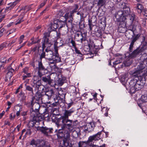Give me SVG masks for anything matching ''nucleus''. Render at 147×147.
I'll return each mask as SVG.
<instances>
[{
  "mask_svg": "<svg viewBox=\"0 0 147 147\" xmlns=\"http://www.w3.org/2000/svg\"><path fill=\"white\" fill-rule=\"evenodd\" d=\"M52 98H53V100L55 101L54 102H55L56 104H59V103H60V101H61V102H62L61 99L60 97L57 96L56 94L55 97Z\"/></svg>",
  "mask_w": 147,
  "mask_h": 147,
  "instance_id": "58836bf2",
  "label": "nucleus"
},
{
  "mask_svg": "<svg viewBox=\"0 0 147 147\" xmlns=\"http://www.w3.org/2000/svg\"><path fill=\"white\" fill-rule=\"evenodd\" d=\"M73 10L76 13L77 11V10L79 7V6L77 4H75L72 7Z\"/></svg>",
  "mask_w": 147,
  "mask_h": 147,
  "instance_id": "3c124183",
  "label": "nucleus"
},
{
  "mask_svg": "<svg viewBox=\"0 0 147 147\" xmlns=\"http://www.w3.org/2000/svg\"><path fill=\"white\" fill-rule=\"evenodd\" d=\"M17 4V1H15L13 3H11L9 4L8 5H9V6L7 7L5 9V10H6L7 9H11V8H13L14 6H15Z\"/></svg>",
  "mask_w": 147,
  "mask_h": 147,
  "instance_id": "a19ab883",
  "label": "nucleus"
},
{
  "mask_svg": "<svg viewBox=\"0 0 147 147\" xmlns=\"http://www.w3.org/2000/svg\"><path fill=\"white\" fill-rule=\"evenodd\" d=\"M131 62L129 61H128L125 62L124 64L125 66L128 67L130 66L131 64Z\"/></svg>",
  "mask_w": 147,
  "mask_h": 147,
  "instance_id": "13d9d810",
  "label": "nucleus"
},
{
  "mask_svg": "<svg viewBox=\"0 0 147 147\" xmlns=\"http://www.w3.org/2000/svg\"><path fill=\"white\" fill-rule=\"evenodd\" d=\"M22 108L20 105H17L14 106L13 111L14 113H16V115L19 117L20 115V112L22 111Z\"/></svg>",
  "mask_w": 147,
  "mask_h": 147,
  "instance_id": "f3484780",
  "label": "nucleus"
},
{
  "mask_svg": "<svg viewBox=\"0 0 147 147\" xmlns=\"http://www.w3.org/2000/svg\"><path fill=\"white\" fill-rule=\"evenodd\" d=\"M74 111V109L73 108L69 110H63L62 111L63 115L57 119H69V117L70 116Z\"/></svg>",
  "mask_w": 147,
  "mask_h": 147,
  "instance_id": "1a4fd4ad",
  "label": "nucleus"
},
{
  "mask_svg": "<svg viewBox=\"0 0 147 147\" xmlns=\"http://www.w3.org/2000/svg\"><path fill=\"white\" fill-rule=\"evenodd\" d=\"M147 102V94H145L142 95L141 98L139 100L137 104L138 106L142 109L143 112L144 111L142 109V107L143 105V103Z\"/></svg>",
  "mask_w": 147,
  "mask_h": 147,
  "instance_id": "dca6fc26",
  "label": "nucleus"
},
{
  "mask_svg": "<svg viewBox=\"0 0 147 147\" xmlns=\"http://www.w3.org/2000/svg\"><path fill=\"white\" fill-rule=\"evenodd\" d=\"M45 58V52L42 53L39 58L38 61V75L39 77H41L42 76L47 74L49 71L43 65L42 62V59Z\"/></svg>",
  "mask_w": 147,
  "mask_h": 147,
  "instance_id": "423d86ee",
  "label": "nucleus"
},
{
  "mask_svg": "<svg viewBox=\"0 0 147 147\" xmlns=\"http://www.w3.org/2000/svg\"><path fill=\"white\" fill-rule=\"evenodd\" d=\"M38 130L46 136H48L49 134L52 133L53 131V128H48L46 127L43 126L39 127Z\"/></svg>",
  "mask_w": 147,
  "mask_h": 147,
  "instance_id": "f8f14e48",
  "label": "nucleus"
},
{
  "mask_svg": "<svg viewBox=\"0 0 147 147\" xmlns=\"http://www.w3.org/2000/svg\"><path fill=\"white\" fill-rule=\"evenodd\" d=\"M65 17L66 20H67L69 18L71 19V16H70L69 13H66L65 15ZM72 18H71V19Z\"/></svg>",
  "mask_w": 147,
  "mask_h": 147,
  "instance_id": "e2e57ef3",
  "label": "nucleus"
},
{
  "mask_svg": "<svg viewBox=\"0 0 147 147\" xmlns=\"http://www.w3.org/2000/svg\"><path fill=\"white\" fill-rule=\"evenodd\" d=\"M27 145H31V146H33V145L37 146V145L36 141L34 139H33L30 142L29 144Z\"/></svg>",
  "mask_w": 147,
  "mask_h": 147,
  "instance_id": "603ef678",
  "label": "nucleus"
},
{
  "mask_svg": "<svg viewBox=\"0 0 147 147\" xmlns=\"http://www.w3.org/2000/svg\"><path fill=\"white\" fill-rule=\"evenodd\" d=\"M39 77L38 75V76L36 75L34 76L33 77V82H36V81H38V80H39L38 79Z\"/></svg>",
  "mask_w": 147,
  "mask_h": 147,
  "instance_id": "052dcab7",
  "label": "nucleus"
},
{
  "mask_svg": "<svg viewBox=\"0 0 147 147\" xmlns=\"http://www.w3.org/2000/svg\"><path fill=\"white\" fill-rule=\"evenodd\" d=\"M125 4V5L123 8V11L124 13V14L125 15V16L129 14L130 12V10L129 5L127 3Z\"/></svg>",
  "mask_w": 147,
  "mask_h": 147,
  "instance_id": "b1692460",
  "label": "nucleus"
},
{
  "mask_svg": "<svg viewBox=\"0 0 147 147\" xmlns=\"http://www.w3.org/2000/svg\"><path fill=\"white\" fill-rule=\"evenodd\" d=\"M144 50V49L143 47H141L140 48L139 47L137 48L132 52L129 54V57L131 58L136 57L138 55L141 54Z\"/></svg>",
  "mask_w": 147,
  "mask_h": 147,
  "instance_id": "ddd939ff",
  "label": "nucleus"
},
{
  "mask_svg": "<svg viewBox=\"0 0 147 147\" xmlns=\"http://www.w3.org/2000/svg\"><path fill=\"white\" fill-rule=\"evenodd\" d=\"M38 48V45L35 46L34 47L32 48L31 49V51H32L34 53H35Z\"/></svg>",
  "mask_w": 147,
  "mask_h": 147,
  "instance_id": "774afa93",
  "label": "nucleus"
},
{
  "mask_svg": "<svg viewBox=\"0 0 147 147\" xmlns=\"http://www.w3.org/2000/svg\"><path fill=\"white\" fill-rule=\"evenodd\" d=\"M64 24V22L63 21H61V20H57V25L58 26V28H61L63 26H64L65 24Z\"/></svg>",
  "mask_w": 147,
  "mask_h": 147,
  "instance_id": "ea45409f",
  "label": "nucleus"
},
{
  "mask_svg": "<svg viewBox=\"0 0 147 147\" xmlns=\"http://www.w3.org/2000/svg\"><path fill=\"white\" fill-rule=\"evenodd\" d=\"M71 132H69L67 130V131H65L64 134V136L63 137L64 138V139L66 140H68L70 138V133Z\"/></svg>",
  "mask_w": 147,
  "mask_h": 147,
  "instance_id": "f704fd0d",
  "label": "nucleus"
},
{
  "mask_svg": "<svg viewBox=\"0 0 147 147\" xmlns=\"http://www.w3.org/2000/svg\"><path fill=\"white\" fill-rule=\"evenodd\" d=\"M7 72L6 75V78L8 79H10L13 75V73L14 72L13 69L10 70L7 69Z\"/></svg>",
  "mask_w": 147,
  "mask_h": 147,
  "instance_id": "473e14b6",
  "label": "nucleus"
},
{
  "mask_svg": "<svg viewBox=\"0 0 147 147\" xmlns=\"http://www.w3.org/2000/svg\"><path fill=\"white\" fill-rule=\"evenodd\" d=\"M102 131L98 132L96 134L90 136L86 141H80L78 143V147H91L93 144V141L98 140L100 139V138Z\"/></svg>",
  "mask_w": 147,
  "mask_h": 147,
  "instance_id": "f03ea898",
  "label": "nucleus"
},
{
  "mask_svg": "<svg viewBox=\"0 0 147 147\" xmlns=\"http://www.w3.org/2000/svg\"><path fill=\"white\" fill-rule=\"evenodd\" d=\"M139 64L137 67V70L134 72L133 75L135 77H144L145 75V71H143L146 65L143 62L139 61Z\"/></svg>",
  "mask_w": 147,
  "mask_h": 147,
  "instance_id": "0eeeda50",
  "label": "nucleus"
},
{
  "mask_svg": "<svg viewBox=\"0 0 147 147\" xmlns=\"http://www.w3.org/2000/svg\"><path fill=\"white\" fill-rule=\"evenodd\" d=\"M72 44V46L74 48L76 47V43L74 40L73 39H71V40L70 42Z\"/></svg>",
  "mask_w": 147,
  "mask_h": 147,
  "instance_id": "5fc2aeb1",
  "label": "nucleus"
},
{
  "mask_svg": "<svg viewBox=\"0 0 147 147\" xmlns=\"http://www.w3.org/2000/svg\"><path fill=\"white\" fill-rule=\"evenodd\" d=\"M86 34L85 33L82 34L81 32L80 34L77 33L76 34V37H79L78 40V41H79L80 40L81 41V42L82 43L83 42L85 41L86 40Z\"/></svg>",
  "mask_w": 147,
  "mask_h": 147,
  "instance_id": "6ab92c4d",
  "label": "nucleus"
},
{
  "mask_svg": "<svg viewBox=\"0 0 147 147\" xmlns=\"http://www.w3.org/2000/svg\"><path fill=\"white\" fill-rule=\"evenodd\" d=\"M45 94L49 97V98L50 99L51 98L54 97L55 95V94L53 90H49L47 91H46Z\"/></svg>",
  "mask_w": 147,
  "mask_h": 147,
  "instance_id": "cd10ccee",
  "label": "nucleus"
},
{
  "mask_svg": "<svg viewBox=\"0 0 147 147\" xmlns=\"http://www.w3.org/2000/svg\"><path fill=\"white\" fill-rule=\"evenodd\" d=\"M106 1L105 0H98L97 2L98 6L101 7L105 4Z\"/></svg>",
  "mask_w": 147,
  "mask_h": 147,
  "instance_id": "4c0bfd02",
  "label": "nucleus"
},
{
  "mask_svg": "<svg viewBox=\"0 0 147 147\" xmlns=\"http://www.w3.org/2000/svg\"><path fill=\"white\" fill-rule=\"evenodd\" d=\"M40 47L39 45H38V48L36 51L35 53H33V55L35 57H37L38 56V55H40L41 54H40V51L41 52V50H40Z\"/></svg>",
  "mask_w": 147,
  "mask_h": 147,
  "instance_id": "79ce46f5",
  "label": "nucleus"
},
{
  "mask_svg": "<svg viewBox=\"0 0 147 147\" xmlns=\"http://www.w3.org/2000/svg\"><path fill=\"white\" fill-rule=\"evenodd\" d=\"M75 129H74L71 132H72V135L73 137L75 138H76L80 136L81 133H80V130L79 129L76 130Z\"/></svg>",
  "mask_w": 147,
  "mask_h": 147,
  "instance_id": "a878e982",
  "label": "nucleus"
},
{
  "mask_svg": "<svg viewBox=\"0 0 147 147\" xmlns=\"http://www.w3.org/2000/svg\"><path fill=\"white\" fill-rule=\"evenodd\" d=\"M95 127L94 123L93 122H90L86 125V129L87 131L88 132H90L93 130L94 127Z\"/></svg>",
  "mask_w": 147,
  "mask_h": 147,
  "instance_id": "393cba45",
  "label": "nucleus"
},
{
  "mask_svg": "<svg viewBox=\"0 0 147 147\" xmlns=\"http://www.w3.org/2000/svg\"><path fill=\"white\" fill-rule=\"evenodd\" d=\"M96 35L98 37H100L102 36V32L101 30H98L97 32H96Z\"/></svg>",
  "mask_w": 147,
  "mask_h": 147,
  "instance_id": "bf43d9fd",
  "label": "nucleus"
},
{
  "mask_svg": "<svg viewBox=\"0 0 147 147\" xmlns=\"http://www.w3.org/2000/svg\"><path fill=\"white\" fill-rule=\"evenodd\" d=\"M8 69L11 70V69H13V72L16 69V67L15 66V64H14L13 63H12L10 66H9L8 68Z\"/></svg>",
  "mask_w": 147,
  "mask_h": 147,
  "instance_id": "de8ad7c7",
  "label": "nucleus"
},
{
  "mask_svg": "<svg viewBox=\"0 0 147 147\" xmlns=\"http://www.w3.org/2000/svg\"><path fill=\"white\" fill-rule=\"evenodd\" d=\"M50 27L52 30H55L58 28V26L57 25V20L54 21L53 23H51L50 24Z\"/></svg>",
  "mask_w": 147,
  "mask_h": 147,
  "instance_id": "7c9ffc66",
  "label": "nucleus"
},
{
  "mask_svg": "<svg viewBox=\"0 0 147 147\" xmlns=\"http://www.w3.org/2000/svg\"><path fill=\"white\" fill-rule=\"evenodd\" d=\"M31 6L30 5L28 6L26 5L24 7H22V8L20 9V10H26V12L29 11L31 9Z\"/></svg>",
  "mask_w": 147,
  "mask_h": 147,
  "instance_id": "49530a36",
  "label": "nucleus"
},
{
  "mask_svg": "<svg viewBox=\"0 0 147 147\" xmlns=\"http://www.w3.org/2000/svg\"><path fill=\"white\" fill-rule=\"evenodd\" d=\"M33 120L31 121L29 123V125L32 127H34L37 129L38 131L39 127H41L39 126V125L41 123L44 125V123L43 121V117L42 114H39L38 115L32 116Z\"/></svg>",
  "mask_w": 147,
  "mask_h": 147,
  "instance_id": "39448f33",
  "label": "nucleus"
},
{
  "mask_svg": "<svg viewBox=\"0 0 147 147\" xmlns=\"http://www.w3.org/2000/svg\"><path fill=\"white\" fill-rule=\"evenodd\" d=\"M137 79H133L130 80L128 84L130 86L129 92L132 94L135 93L136 91L139 90L142 88L145 83V77H135Z\"/></svg>",
  "mask_w": 147,
  "mask_h": 147,
  "instance_id": "f257e3e1",
  "label": "nucleus"
},
{
  "mask_svg": "<svg viewBox=\"0 0 147 147\" xmlns=\"http://www.w3.org/2000/svg\"><path fill=\"white\" fill-rule=\"evenodd\" d=\"M40 91L38 90L35 94V96H33L32 97L34 98V100L35 99L36 101H38L40 100H41L43 93L42 92L41 93L39 92Z\"/></svg>",
  "mask_w": 147,
  "mask_h": 147,
  "instance_id": "5701e85b",
  "label": "nucleus"
},
{
  "mask_svg": "<svg viewBox=\"0 0 147 147\" xmlns=\"http://www.w3.org/2000/svg\"><path fill=\"white\" fill-rule=\"evenodd\" d=\"M44 41L42 45V53L45 52L44 51L45 48L46 47V45L47 46H49V45H51V42L50 40H49L48 38H43Z\"/></svg>",
  "mask_w": 147,
  "mask_h": 147,
  "instance_id": "412c9836",
  "label": "nucleus"
},
{
  "mask_svg": "<svg viewBox=\"0 0 147 147\" xmlns=\"http://www.w3.org/2000/svg\"><path fill=\"white\" fill-rule=\"evenodd\" d=\"M50 99L49 97L47 96L45 94L43 93L41 98V101L43 103L48 102V101Z\"/></svg>",
  "mask_w": 147,
  "mask_h": 147,
  "instance_id": "72a5a7b5",
  "label": "nucleus"
},
{
  "mask_svg": "<svg viewBox=\"0 0 147 147\" xmlns=\"http://www.w3.org/2000/svg\"><path fill=\"white\" fill-rule=\"evenodd\" d=\"M115 18L118 21H123V18L125 16V15L122 10L118 11L115 14Z\"/></svg>",
  "mask_w": 147,
  "mask_h": 147,
  "instance_id": "aec40b11",
  "label": "nucleus"
},
{
  "mask_svg": "<svg viewBox=\"0 0 147 147\" xmlns=\"http://www.w3.org/2000/svg\"><path fill=\"white\" fill-rule=\"evenodd\" d=\"M128 29L130 30L129 32L127 31L126 33L127 36L128 38H129L130 36L128 35V33H133L134 34V36H132L133 37L131 39V43L129 48V52H132L133 51V49L135 42L139 38L141 34L140 33H138L136 34H134V32L136 30V29L135 28V26L133 25H130L128 27Z\"/></svg>",
  "mask_w": 147,
  "mask_h": 147,
  "instance_id": "20e7f679",
  "label": "nucleus"
},
{
  "mask_svg": "<svg viewBox=\"0 0 147 147\" xmlns=\"http://www.w3.org/2000/svg\"><path fill=\"white\" fill-rule=\"evenodd\" d=\"M6 46V43L5 42H3L0 45V51L2 50Z\"/></svg>",
  "mask_w": 147,
  "mask_h": 147,
  "instance_id": "6e6d98bb",
  "label": "nucleus"
},
{
  "mask_svg": "<svg viewBox=\"0 0 147 147\" xmlns=\"http://www.w3.org/2000/svg\"><path fill=\"white\" fill-rule=\"evenodd\" d=\"M73 103L74 102L72 101H71L70 102L67 103V109H68L73 105Z\"/></svg>",
  "mask_w": 147,
  "mask_h": 147,
  "instance_id": "338daca9",
  "label": "nucleus"
},
{
  "mask_svg": "<svg viewBox=\"0 0 147 147\" xmlns=\"http://www.w3.org/2000/svg\"><path fill=\"white\" fill-rule=\"evenodd\" d=\"M147 60V55L146 54L144 53L142 54L140 57V61L141 62H143L144 63L145 61H146Z\"/></svg>",
  "mask_w": 147,
  "mask_h": 147,
  "instance_id": "e433bc0d",
  "label": "nucleus"
},
{
  "mask_svg": "<svg viewBox=\"0 0 147 147\" xmlns=\"http://www.w3.org/2000/svg\"><path fill=\"white\" fill-rule=\"evenodd\" d=\"M20 17L18 19L17 21V22L15 24V25H17L20 24L23 21V16H20Z\"/></svg>",
  "mask_w": 147,
  "mask_h": 147,
  "instance_id": "8fccbe9b",
  "label": "nucleus"
},
{
  "mask_svg": "<svg viewBox=\"0 0 147 147\" xmlns=\"http://www.w3.org/2000/svg\"><path fill=\"white\" fill-rule=\"evenodd\" d=\"M136 8L138 10H140V13L142 12V10L144 9H143L144 7L143 5L140 3H138L136 5Z\"/></svg>",
  "mask_w": 147,
  "mask_h": 147,
  "instance_id": "37998d69",
  "label": "nucleus"
},
{
  "mask_svg": "<svg viewBox=\"0 0 147 147\" xmlns=\"http://www.w3.org/2000/svg\"><path fill=\"white\" fill-rule=\"evenodd\" d=\"M58 61L54 60V59H48L49 60V64L50 67L53 68L54 66H55L56 65V63L60 61H61L60 58L58 57Z\"/></svg>",
  "mask_w": 147,
  "mask_h": 147,
  "instance_id": "4be33fe9",
  "label": "nucleus"
},
{
  "mask_svg": "<svg viewBox=\"0 0 147 147\" xmlns=\"http://www.w3.org/2000/svg\"><path fill=\"white\" fill-rule=\"evenodd\" d=\"M51 74L47 76H43L40 78L41 80L46 84L47 85H51L53 83V80L51 79Z\"/></svg>",
  "mask_w": 147,
  "mask_h": 147,
  "instance_id": "4468645a",
  "label": "nucleus"
},
{
  "mask_svg": "<svg viewBox=\"0 0 147 147\" xmlns=\"http://www.w3.org/2000/svg\"><path fill=\"white\" fill-rule=\"evenodd\" d=\"M141 43L142 45L141 47L147 46V36H143L141 37Z\"/></svg>",
  "mask_w": 147,
  "mask_h": 147,
  "instance_id": "bb28decb",
  "label": "nucleus"
},
{
  "mask_svg": "<svg viewBox=\"0 0 147 147\" xmlns=\"http://www.w3.org/2000/svg\"><path fill=\"white\" fill-rule=\"evenodd\" d=\"M16 28H13L12 29L10 30H9L7 31V33H8L7 36H8L10 34L13 33V32H15L16 31Z\"/></svg>",
  "mask_w": 147,
  "mask_h": 147,
  "instance_id": "4d7b16f0",
  "label": "nucleus"
},
{
  "mask_svg": "<svg viewBox=\"0 0 147 147\" xmlns=\"http://www.w3.org/2000/svg\"><path fill=\"white\" fill-rule=\"evenodd\" d=\"M45 51L46 52L45 53L47 59H54V60L58 61V57L57 56V55H54L52 51L50 50H48L47 49H46L45 50Z\"/></svg>",
  "mask_w": 147,
  "mask_h": 147,
  "instance_id": "9d476101",
  "label": "nucleus"
},
{
  "mask_svg": "<svg viewBox=\"0 0 147 147\" xmlns=\"http://www.w3.org/2000/svg\"><path fill=\"white\" fill-rule=\"evenodd\" d=\"M59 97L61 99L63 102H65V97L66 94L65 92H63L62 91H60L59 92Z\"/></svg>",
  "mask_w": 147,
  "mask_h": 147,
  "instance_id": "2f4dec72",
  "label": "nucleus"
},
{
  "mask_svg": "<svg viewBox=\"0 0 147 147\" xmlns=\"http://www.w3.org/2000/svg\"><path fill=\"white\" fill-rule=\"evenodd\" d=\"M27 114V111H23L21 113H20V115L22 116H24V120H25L26 118L25 117V116Z\"/></svg>",
  "mask_w": 147,
  "mask_h": 147,
  "instance_id": "680f3d73",
  "label": "nucleus"
},
{
  "mask_svg": "<svg viewBox=\"0 0 147 147\" xmlns=\"http://www.w3.org/2000/svg\"><path fill=\"white\" fill-rule=\"evenodd\" d=\"M51 31H49L47 32H45L44 33V36L43 38H48L50 36V33Z\"/></svg>",
  "mask_w": 147,
  "mask_h": 147,
  "instance_id": "864d4df0",
  "label": "nucleus"
},
{
  "mask_svg": "<svg viewBox=\"0 0 147 147\" xmlns=\"http://www.w3.org/2000/svg\"><path fill=\"white\" fill-rule=\"evenodd\" d=\"M34 103V98H32V100L30 102L26 104L27 106L30 108V109L32 108L33 105Z\"/></svg>",
  "mask_w": 147,
  "mask_h": 147,
  "instance_id": "c03bdc74",
  "label": "nucleus"
},
{
  "mask_svg": "<svg viewBox=\"0 0 147 147\" xmlns=\"http://www.w3.org/2000/svg\"><path fill=\"white\" fill-rule=\"evenodd\" d=\"M122 61V59H120L117 60L115 61V62L113 63L114 65H117L118 64H119L121 63Z\"/></svg>",
  "mask_w": 147,
  "mask_h": 147,
  "instance_id": "0e129e2a",
  "label": "nucleus"
},
{
  "mask_svg": "<svg viewBox=\"0 0 147 147\" xmlns=\"http://www.w3.org/2000/svg\"><path fill=\"white\" fill-rule=\"evenodd\" d=\"M40 107V103L38 102H34L32 108L30 109V113L31 116L41 114L39 112Z\"/></svg>",
  "mask_w": 147,
  "mask_h": 147,
  "instance_id": "6e6552de",
  "label": "nucleus"
},
{
  "mask_svg": "<svg viewBox=\"0 0 147 147\" xmlns=\"http://www.w3.org/2000/svg\"><path fill=\"white\" fill-rule=\"evenodd\" d=\"M41 81L40 80H38V81L33 82L35 89L38 91L43 90L44 89V86L41 84Z\"/></svg>",
  "mask_w": 147,
  "mask_h": 147,
  "instance_id": "a211bd4d",
  "label": "nucleus"
},
{
  "mask_svg": "<svg viewBox=\"0 0 147 147\" xmlns=\"http://www.w3.org/2000/svg\"><path fill=\"white\" fill-rule=\"evenodd\" d=\"M128 79V74H125L123 75L121 77L120 80L123 85L125 86L127 89L129 88L130 86L129 85V84L130 82V81L128 82L127 80Z\"/></svg>",
  "mask_w": 147,
  "mask_h": 147,
  "instance_id": "9b49d317",
  "label": "nucleus"
},
{
  "mask_svg": "<svg viewBox=\"0 0 147 147\" xmlns=\"http://www.w3.org/2000/svg\"><path fill=\"white\" fill-rule=\"evenodd\" d=\"M57 124L63 125V128H65L69 132L76 129L77 126L74 122L68 119H57Z\"/></svg>",
  "mask_w": 147,
  "mask_h": 147,
  "instance_id": "7ed1b4c3",
  "label": "nucleus"
},
{
  "mask_svg": "<svg viewBox=\"0 0 147 147\" xmlns=\"http://www.w3.org/2000/svg\"><path fill=\"white\" fill-rule=\"evenodd\" d=\"M144 15L146 17V19H147V10L145 9H144L142 12Z\"/></svg>",
  "mask_w": 147,
  "mask_h": 147,
  "instance_id": "69168bd1",
  "label": "nucleus"
},
{
  "mask_svg": "<svg viewBox=\"0 0 147 147\" xmlns=\"http://www.w3.org/2000/svg\"><path fill=\"white\" fill-rule=\"evenodd\" d=\"M118 31L120 33H124L127 31L126 27V23L123 21H120L118 29Z\"/></svg>",
  "mask_w": 147,
  "mask_h": 147,
  "instance_id": "2eb2a0df",
  "label": "nucleus"
},
{
  "mask_svg": "<svg viewBox=\"0 0 147 147\" xmlns=\"http://www.w3.org/2000/svg\"><path fill=\"white\" fill-rule=\"evenodd\" d=\"M129 19L131 21L133 22L134 21H135L136 20L135 16L134 14H131L129 15Z\"/></svg>",
  "mask_w": 147,
  "mask_h": 147,
  "instance_id": "09e8293b",
  "label": "nucleus"
},
{
  "mask_svg": "<svg viewBox=\"0 0 147 147\" xmlns=\"http://www.w3.org/2000/svg\"><path fill=\"white\" fill-rule=\"evenodd\" d=\"M38 147H51L50 144L48 142H43L40 143Z\"/></svg>",
  "mask_w": 147,
  "mask_h": 147,
  "instance_id": "c9c22d12",
  "label": "nucleus"
},
{
  "mask_svg": "<svg viewBox=\"0 0 147 147\" xmlns=\"http://www.w3.org/2000/svg\"><path fill=\"white\" fill-rule=\"evenodd\" d=\"M64 82V80L63 79L59 78L58 80V85L59 86H62Z\"/></svg>",
  "mask_w": 147,
  "mask_h": 147,
  "instance_id": "a18cd8bd",
  "label": "nucleus"
},
{
  "mask_svg": "<svg viewBox=\"0 0 147 147\" xmlns=\"http://www.w3.org/2000/svg\"><path fill=\"white\" fill-rule=\"evenodd\" d=\"M26 90L29 92L28 94L32 96L34 94L33 88L30 86L26 85Z\"/></svg>",
  "mask_w": 147,
  "mask_h": 147,
  "instance_id": "c756f323",
  "label": "nucleus"
},
{
  "mask_svg": "<svg viewBox=\"0 0 147 147\" xmlns=\"http://www.w3.org/2000/svg\"><path fill=\"white\" fill-rule=\"evenodd\" d=\"M65 129V128H63V126H61V129H59L57 133V135L58 138H63V136H64V134Z\"/></svg>",
  "mask_w": 147,
  "mask_h": 147,
  "instance_id": "c85d7f7f",
  "label": "nucleus"
}]
</instances>
